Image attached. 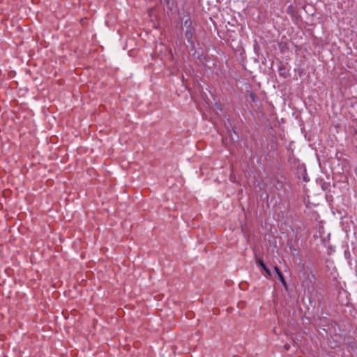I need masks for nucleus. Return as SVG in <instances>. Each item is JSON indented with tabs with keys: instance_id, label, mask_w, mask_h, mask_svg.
I'll list each match as a JSON object with an SVG mask.
<instances>
[{
	"instance_id": "1",
	"label": "nucleus",
	"mask_w": 357,
	"mask_h": 357,
	"mask_svg": "<svg viewBox=\"0 0 357 357\" xmlns=\"http://www.w3.org/2000/svg\"><path fill=\"white\" fill-rule=\"evenodd\" d=\"M188 22L190 24L185 32V36L188 42L190 43L191 45H193V36L195 33V29L191 26V22L190 20H186L185 22V25H186Z\"/></svg>"
},
{
	"instance_id": "2",
	"label": "nucleus",
	"mask_w": 357,
	"mask_h": 357,
	"mask_svg": "<svg viewBox=\"0 0 357 357\" xmlns=\"http://www.w3.org/2000/svg\"><path fill=\"white\" fill-rule=\"evenodd\" d=\"M257 264L258 266H261L268 275H271V272L270 269L266 267V266L265 265V264L264 263V261L261 259H258L257 260Z\"/></svg>"
},
{
	"instance_id": "3",
	"label": "nucleus",
	"mask_w": 357,
	"mask_h": 357,
	"mask_svg": "<svg viewBox=\"0 0 357 357\" xmlns=\"http://www.w3.org/2000/svg\"><path fill=\"white\" fill-rule=\"evenodd\" d=\"M278 276L279 280L281 282L282 284L283 285V287L287 288V284L286 280H285L284 277L283 276L282 273H281V274L279 273V275H278Z\"/></svg>"
},
{
	"instance_id": "4",
	"label": "nucleus",
	"mask_w": 357,
	"mask_h": 357,
	"mask_svg": "<svg viewBox=\"0 0 357 357\" xmlns=\"http://www.w3.org/2000/svg\"><path fill=\"white\" fill-rule=\"evenodd\" d=\"M160 1L169 7L172 4L173 0H160Z\"/></svg>"
},
{
	"instance_id": "5",
	"label": "nucleus",
	"mask_w": 357,
	"mask_h": 357,
	"mask_svg": "<svg viewBox=\"0 0 357 357\" xmlns=\"http://www.w3.org/2000/svg\"><path fill=\"white\" fill-rule=\"evenodd\" d=\"M274 271H275V273H277L278 275H279V273L280 274L282 273V272L280 271V270L279 269V268L278 266L274 267Z\"/></svg>"
},
{
	"instance_id": "6",
	"label": "nucleus",
	"mask_w": 357,
	"mask_h": 357,
	"mask_svg": "<svg viewBox=\"0 0 357 357\" xmlns=\"http://www.w3.org/2000/svg\"><path fill=\"white\" fill-rule=\"evenodd\" d=\"M250 97L253 100H255L256 96L253 93H251Z\"/></svg>"
},
{
	"instance_id": "7",
	"label": "nucleus",
	"mask_w": 357,
	"mask_h": 357,
	"mask_svg": "<svg viewBox=\"0 0 357 357\" xmlns=\"http://www.w3.org/2000/svg\"><path fill=\"white\" fill-rule=\"evenodd\" d=\"M289 347H290L289 344H285V345H284V349H285V350H287V351L289 349Z\"/></svg>"
}]
</instances>
